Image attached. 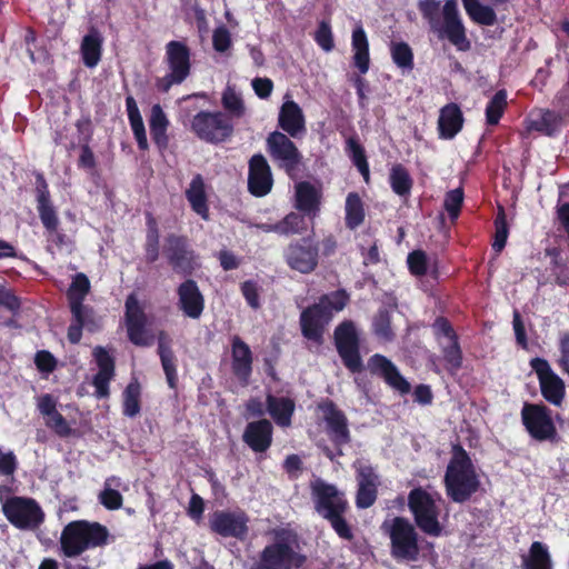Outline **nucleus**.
<instances>
[{
    "label": "nucleus",
    "mask_w": 569,
    "mask_h": 569,
    "mask_svg": "<svg viewBox=\"0 0 569 569\" xmlns=\"http://www.w3.org/2000/svg\"><path fill=\"white\" fill-rule=\"evenodd\" d=\"M346 512H337L333 516L327 518L332 527V529L336 531V533L345 539V540H352L353 539V532L350 527V525L347 522L345 518Z\"/></svg>",
    "instance_id": "obj_59"
},
{
    "label": "nucleus",
    "mask_w": 569,
    "mask_h": 569,
    "mask_svg": "<svg viewBox=\"0 0 569 569\" xmlns=\"http://www.w3.org/2000/svg\"><path fill=\"white\" fill-rule=\"evenodd\" d=\"M272 540L259 556L264 569H300L308 558L301 552L298 533L289 528H276L271 531Z\"/></svg>",
    "instance_id": "obj_2"
},
{
    "label": "nucleus",
    "mask_w": 569,
    "mask_h": 569,
    "mask_svg": "<svg viewBox=\"0 0 569 569\" xmlns=\"http://www.w3.org/2000/svg\"><path fill=\"white\" fill-rule=\"evenodd\" d=\"M558 348L560 357L557 360V365L565 375L569 376V331L560 333Z\"/></svg>",
    "instance_id": "obj_64"
},
{
    "label": "nucleus",
    "mask_w": 569,
    "mask_h": 569,
    "mask_svg": "<svg viewBox=\"0 0 569 569\" xmlns=\"http://www.w3.org/2000/svg\"><path fill=\"white\" fill-rule=\"evenodd\" d=\"M322 192L309 181H300L295 187V208L313 221L321 211Z\"/></svg>",
    "instance_id": "obj_26"
},
{
    "label": "nucleus",
    "mask_w": 569,
    "mask_h": 569,
    "mask_svg": "<svg viewBox=\"0 0 569 569\" xmlns=\"http://www.w3.org/2000/svg\"><path fill=\"white\" fill-rule=\"evenodd\" d=\"M345 224L349 230L360 227L366 217L363 202L357 192L348 193L346 198Z\"/></svg>",
    "instance_id": "obj_46"
},
{
    "label": "nucleus",
    "mask_w": 569,
    "mask_h": 569,
    "mask_svg": "<svg viewBox=\"0 0 569 569\" xmlns=\"http://www.w3.org/2000/svg\"><path fill=\"white\" fill-rule=\"evenodd\" d=\"M290 138L289 134L274 130L268 134L266 148L278 169L283 170L289 178L293 179L300 170L303 156Z\"/></svg>",
    "instance_id": "obj_10"
},
{
    "label": "nucleus",
    "mask_w": 569,
    "mask_h": 569,
    "mask_svg": "<svg viewBox=\"0 0 569 569\" xmlns=\"http://www.w3.org/2000/svg\"><path fill=\"white\" fill-rule=\"evenodd\" d=\"M146 224H147V233H146V242L143 244L144 249V260L147 263H154L159 259V244H160V233L159 227L156 218L151 212L146 213Z\"/></svg>",
    "instance_id": "obj_40"
},
{
    "label": "nucleus",
    "mask_w": 569,
    "mask_h": 569,
    "mask_svg": "<svg viewBox=\"0 0 569 569\" xmlns=\"http://www.w3.org/2000/svg\"><path fill=\"white\" fill-rule=\"evenodd\" d=\"M565 122V116L550 109H537L529 113L527 129L547 137H555Z\"/></svg>",
    "instance_id": "obj_29"
},
{
    "label": "nucleus",
    "mask_w": 569,
    "mask_h": 569,
    "mask_svg": "<svg viewBox=\"0 0 569 569\" xmlns=\"http://www.w3.org/2000/svg\"><path fill=\"white\" fill-rule=\"evenodd\" d=\"M351 47L353 51L352 63L357 70L365 74L370 68L369 41L362 26L352 30Z\"/></svg>",
    "instance_id": "obj_35"
},
{
    "label": "nucleus",
    "mask_w": 569,
    "mask_h": 569,
    "mask_svg": "<svg viewBox=\"0 0 569 569\" xmlns=\"http://www.w3.org/2000/svg\"><path fill=\"white\" fill-rule=\"evenodd\" d=\"M93 357L99 368L97 373L114 375V359L103 347L97 346Z\"/></svg>",
    "instance_id": "obj_58"
},
{
    "label": "nucleus",
    "mask_w": 569,
    "mask_h": 569,
    "mask_svg": "<svg viewBox=\"0 0 569 569\" xmlns=\"http://www.w3.org/2000/svg\"><path fill=\"white\" fill-rule=\"evenodd\" d=\"M273 187L271 168L261 153L253 154L248 162V191L257 198L270 193Z\"/></svg>",
    "instance_id": "obj_22"
},
{
    "label": "nucleus",
    "mask_w": 569,
    "mask_h": 569,
    "mask_svg": "<svg viewBox=\"0 0 569 569\" xmlns=\"http://www.w3.org/2000/svg\"><path fill=\"white\" fill-rule=\"evenodd\" d=\"M508 93L506 89L498 90L487 102L485 109L486 123L497 126L508 108Z\"/></svg>",
    "instance_id": "obj_47"
},
{
    "label": "nucleus",
    "mask_w": 569,
    "mask_h": 569,
    "mask_svg": "<svg viewBox=\"0 0 569 569\" xmlns=\"http://www.w3.org/2000/svg\"><path fill=\"white\" fill-rule=\"evenodd\" d=\"M447 496L457 503L468 501L479 490L480 481L467 451L455 447V453L445 475Z\"/></svg>",
    "instance_id": "obj_4"
},
{
    "label": "nucleus",
    "mask_w": 569,
    "mask_h": 569,
    "mask_svg": "<svg viewBox=\"0 0 569 569\" xmlns=\"http://www.w3.org/2000/svg\"><path fill=\"white\" fill-rule=\"evenodd\" d=\"M302 213H298L295 211L286 214L278 223V234L280 236H292V234H301L307 230L306 221Z\"/></svg>",
    "instance_id": "obj_52"
},
{
    "label": "nucleus",
    "mask_w": 569,
    "mask_h": 569,
    "mask_svg": "<svg viewBox=\"0 0 569 569\" xmlns=\"http://www.w3.org/2000/svg\"><path fill=\"white\" fill-rule=\"evenodd\" d=\"M124 309L127 336L130 342L139 347L150 346V341L144 336L148 318L134 293L127 297Z\"/></svg>",
    "instance_id": "obj_20"
},
{
    "label": "nucleus",
    "mask_w": 569,
    "mask_h": 569,
    "mask_svg": "<svg viewBox=\"0 0 569 569\" xmlns=\"http://www.w3.org/2000/svg\"><path fill=\"white\" fill-rule=\"evenodd\" d=\"M439 493H430L422 487H416L408 493V508L412 515L416 527L429 537H440L443 531L441 525Z\"/></svg>",
    "instance_id": "obj_5"
},
{
    "label": "nucleus",
    "mask_w": 569,
    "mask_h": 569,
    "mask_svg": "<svg viewBox=\"0 0 569 569\" xmlns=\"http://www.w3.org/2000/svg\"><path fill=\"white\" fill-rule=\"evenodd\" d=\"M432 330L439 342H441V337L445 338L447 341L452 340L455 338H459L451 322L446 317H437L435 322L432 323Z\"/></svg>",
    "instance_id": "obj_62"
},
{
    "label": "nucleus",
    "mask_w": 569,
    "mask_h": 569,
    "mask_svg": "<svg viewBox=\"0 0 569 569\" xmlns=\"http://www.w3.org/2000/svg\"><path fill=\"white\" fill-rule=\"evenodd\" d=\"M126 108H127L128 120H129L133 137L137 141L138 148L141 151H146L149 149V143H148V139H147L143 119H142V116L138 108L137 101L131 94L126 97Z\"/></svg>",
    "instance_id": "obj_38"
},
{
    "label": "nucleus",
    "mask_w": 569,
    "mask_h": 569,
    "mask_svg": "<svg viewBox=\"0 0 569 569\" xmlns=\"http://www.w3.org/2000/svg\"><path fill=\"white\" fill-rule=\"evenodd\" d=\"M333 340L337 352L343 366L352 373L363 370V362L360 355V339L355 323L345 320L333 331Z\"/></svg>",
    "instance_id": "obj_11"
},
{
    "label": "nucleus",
    "mask_w": 569,
    "mask_h": 569,
    "mask_svg": "<svg viewBox=\"0 0 569 569\" xmlns=\"http://www.w3.org/2000/svg\"><path fill=\"white\" fill-rule=\"evenodd\" d=\"M101 323L96 318L93 308L88 306H81L79 317L72 316L70 326L68 327L67 337L70 343L77 345L82 338V330L86 329L89 332H96L100 330Z\"/></svg>",
    "instance_id": "obj_32"
},
{
    "label": "nucleus",
    "mask_w": 569,
    "mask_h": 569,
    "mask_svg": "<svg viewBox=\"0 0 569 569\" xmlns=\"http://www.w3.org/2000/svg\"><path fill=\"white\" fill-rule=\"evenodd\" d=\"M463 126V114L456 103H448L441 108L438 119V132L441 139L455 138Z\"/></svg>",
    "instance_id": "obj_31"
},
{
    "label": "nucleus",
    "mask_w": 569,
    "mask_h": 569,
    "mask_svg": "<svg viewBox=\"0 0 569 569\" xmlns=\"http://www.w3.org/2000/svg\"><path fill=\"white\" fill-rule=\"evenodd\" d=\"M418 9L429 23L430 30L440 39H448L459 50H466L470 42L466 36V28L460 19L457 0H446L440 20V2L437 0H419Z\"/></svg>",
    "instance_id": "obj_1"
},
{
    "label": "nucleus",
    "mask_w": 569,
    "mask_h": 569,
    "mask_svg": "<svg viewBox=\"0 0 569 569\" xmlns=\"http://www.w3.org/2000/svg\"><path fill=\"white\" fill-rule=\"evenodd\" d=\"M164 256L176 273L189 277L193 273L194 251L190 248L186 236L170 233L166 238Z\"/></svg>",
    "instance_id": "obj_17"
},
{
    "label": "nucleus",
    "mask_w": 569,
    "mask_h": 569,
    "mask_svg": "<svg viewBox=\"0 0 569 569\" xmlns=\"http://www.w3.org/2000/svg\"><path fill=\"white\" fill-rule=\"evenodd\" d=\"M278 127L291 138H299L307 131L301 107L293 100H286L279 110Z\"/></svg>",
    "instance_id": "obj_27"
},
{
    "label": "nucleus",
    "mask_w": 569,
    "mask_h": 569,
    "mask_svg": "<svg viewBox=\"0 0 569 569\" xmlns=\"http://www.w3.org/2000/svg\"><path fill=\"white\" fill-rule=\"evenodd\" d=\"M36 177V202H37V211L39 214V218L41 220V223L46 231L49 234H53V242L58 247H62L66 244L67 236L62 232H59V216L57 208L53 204L49 184L44 178V174L42 172H34Z\"/></svg>",
    "instance_id": "obj_12"
},
{
    "label": "nucleus",
    "mask_w": 569,
    "mask_h": 569,
    "mask_svg": "<svg viewBox=\"0 0 569 569\" xmlns=\"http://www.w3.org/2000/svg\"><path fill=\"white\" fill-rule=\"evenodd\" d=\"M311 493L316 511L325 519L337 512H346L349 508L345 493L335 485L317 479L311 483Z\"/></svg>",
    "instance_id": "obj_16"
},
{
    "label": "nucleus",
    "mask_w": 569,
    "mask_h": 569,
    "mask_svg": "<svg viewBox=\"0 0 569 569\" xmlns=\"http://www.w3.org/2000/svg\"><path fill=\"white\" fill-rule=\"evenodd\" d=\"M390 54L393 63L405 71H412L415 68L413 51L405 41H392L390 44Z\"/></svg>",
    "instance_id": "obj_49"
},
{
    "label": "nucleus",
    "mask_w": 569,
    "mask_h": 569,
    "mask_svg": "<svg viewBox=\"0 0 569 569\" xmlns=\"http://www.w3.org/2000/svg\"><path fill=\"white\" fill-rule=\"evenodd\" d=\"M332 318L331 312L323 302L307 307L300 313V328L302 336L311 341L321 343L325 328Z\"/></svg>",
    "instance_id": "obj_21"
},
{
    "label": "nucleus",
    "mask_w": 569,
    "mask_h": 569,
    "mask_svg": "<svg viewBox=\"0 0 569 569\" xmlns=\"http://www.w3.org/2000/svg\"><path fill=\"white\" fill-rule=\"evenodd\" d=\"M141 386L137 378H133L123 391L122 413L133 418L140 410Z\"/></svg>",
    "instance_id": "obj_48"
},
{
    "label": "nucleus",
    "mask_w": 569,
    "mask_h": 569,
    "mask_svg": "<svg viewBox=\"0 0 569 569\" xmlns=\"http://www.w3.org/2000/svg\"><path fill=\"white\" fill-rule=\"evenodd\" d=\"M46 426L60 438L77 436V430L71 428L70 423L60 412L46 419Z\"/></svg>",
    "instance_id": "obj_55"
},
{
    "label": "nucleus",
    "mask_w": 569,
    "mask_h": 569,
    "mask_svg": "<svg viewBox=\"0 0 569 569\" xmlns=\"http://www.w3.org/2000/svg\"><path fill=\"white\" fill-rule=\"evenodd\" d=\"M241 293L248 306L257 310L261 307L259 286L254 280H246L240 286Z\"/></svg>",
    "instance_id": "obj_60"
},
{
    "label": "nucleus",
    "mask_w": 569,
    "mask_h": 569,
    "mask_svg": "<svg viewBox=\"0 0 569 569\" xmlns=\"http://www.w3.org/2000/svg\"><path fill=\"white\" fill-rule=\"evenodd\" d=\"M102 38L99 32L92 30L83 37L81 42V56L83 64L88 68L96 67L101 59Z\"/></svg>",
    "instance_id": "obj_41"
},
{
    "label": "nucleus",
    "mask_w": 569,
    "mask_h": 569,
    "mask_svg": "<svg viewBox=\"0 0 569 569\" xmlns=\"http://www.w3.org/2000/svg\"><path fill=\"white\" fill-rule=\"evenodd\" d=\"M412 525L405 517H395L381 525L382 531L390 539L391 555L396 559L416 561L420 553L419 536Z\"/></svg>",
    "instance_id": "obj_6"
},
{
    "label": "nucleus",
    "mask_w": 569,
    "mask_h": 569,
    "mask_svg": "<svg viewBox=\"0 0 569 569\" xmlns=\"http://www.w3.org/2000/svg\"><path fill=\"white\" fill-rule=\"evenodd\" d=\"M315 41L326 52L333 50L335 41L329 21L322 20L319 22L315 32Z\"/></svg>",
    "instance_id": "obj_56"
},
{
    "label": "nucleus",
    "mask_w": 569,
    "mask_h": 569,
    "mask_svg": "<svg viewBox=\"0 0 569 569\" xmlns=\"http://www.w3.org/2000/svg\"><path fill=\"white\" fill-rule=\"evenodd\" d=\"M100 503L108 510H118L122 507V495L112 488L103 489L99 495Z\"/></svg>",
    "instance_id": "obj_63"
},
{
    "label": "nucleus",
    "mask_w": 569,
    "mask_h": 569,
    "mask_svg": "<svg viewBox=\"0 0 569 569\" xmlns=\"http://www.w3.org/2000/svg\"><path fill=\"white\" fill-rule=\"evenodd\" d=\"M520 416L522 426L531 439L550 443L559 441L560 437L552 419V410L545 403L525 402Z\"/></svg>",
    "instance_id": "obj_8"
},
{
    "label": "nucleus",
    "mask_w": 569,
    "mask_h": 569,
    "mask_svg": "<svg viewBox=\"0 0 569 569\" xmlns=\"http://www.w3.org/2000/svg\"><path fill=\"white\" fill-rule=\"evenodd\" d=\"M463 204V190L457 188L446 193L443 207L453 222L458 219Z\"/></svg>",
    "instance_id": "obj_54"
},
{
    "label": "nucleus",
    "mask_w": 569,
    "mask_h": 569,
    "mask_svg": "<svg viewBox=\"0 0 569 569\" xmlns=\"http://www.w3.org/2000/svg\"><path fill=\"white\" fill-rule=\"evenodd\" d=\"M158 355L169 387L176 389L178 385L177 359L170 346V338L163 330L158 333Z\"/></svg>",
    "instance_id": "obj_34"
},
{
    "label": "nucleus",
    "mask_w": 569,
    "mask_h": 569,
    "mask_svg": "<svg viewBox=\"0 0 569 569\" xmlns=\"http://www.w3.org/2000/svg\"><path fill=\"white\" fill-rule=\"evenodd\" d=\"M150 134L159 150H164L169 144L167 130L169 120L160 104H153L149 119Z\"/></svg>",
    "instance_id": "obj_37"
},
{
    "label": "nucleus",
    "mask_w": 569,
    "mask_h": 569,
    "mask_svg": "<svg viewBox=\"0 0 569 569\" xmlns=\"http://www.w3.org/2000/svg\"><path fill=\"white\" fill-rule=\"evenodd\" d=\"M253 355L239 336L231 338V372L242 386H248L252 375Z\"/></svg>",
    "instance_id": "obj_25"
},
{
    "label": "nucleus",
    "mask_w": 569,
    "mask_h": 569,
    "mask_svg": "<svg viewBox=\"0 0 569 569\" xmlns=\"http://www.w3.org/2000/svg\"><path fill=\"white\" fill-rule=\"evenodd\" d=\"M368 368L372 375L380 376L388 386L399 391L401 395L410 392V383L400 373L396 365L386 356L380 353L372 355L368 360Z\"/></svg>",
    "instance_id": "obj_23"
},
{
    "label": "nucleus",
    "mask_w": 569,
    "mask_h": 569,
    "mask_svg": "<svg viewBox=\"0 0 569 569\" xmlns=\"http://www.w3.org/2000/svg\"><path fill=\"white\" fill-rule=\"evenodd\" d=\"M90 289L91 284L87 274L79 272L72 278L71 284L67 290V299L72 316L79 317L81 306H84L83 301Z\"/></svg>",
    "instance_id": "obj_36"
},
{
    "label": "nucleus",
    "mask_w": 569,
    "mask_h": 569,
    "mask_svg": "<svg viewBox=\"0 0 569 569\" xmlns=\"http://www.w3.org/2000/svg\"><path fill=\"white\" fill-rule=\"evenodd\" d=\"M190 130L199 140L217 146L232 138L234 123L223 111L201 110L192 117Z\"/></svg>",
    "instance_id": "obj_7"
},
{
    "label": "nucleus",
    "mask_w": 569,
    "mask_h": 569,
    "mask_svg": "<svg viewBox=\"0 0 569 569\" xmlns=\"http://www.w3.org/2000/svg\"><path fill=\"white\" fill-rule=\"evenodd\" d=\"M1 508L6 519L19 530L33 531L44 522L46 515L33 498L12 496L2 501Z\"/></svg>",
    "instance_id": "obj_9"
},
{
    "label": "nucleus",
    "mask_w": 569,
    "mask_h": 569,
    "mask_svg": "<svg viewBox=\"0 0 569 569\" xmlns=\"http://www.w3.org/2000/svg\"><path fill=\"white\" fill-rule=\"evenodd\" d=\"M389 184L397 196L407 198L410 196L413 180L403 164L396 163L390 169Z\"/></svg>",
    "instance_id": "obj_43"
},
{
    "label": "nucleus",
    "mask_w": 569,
    "mask_h": 569,
    "mask_svg": "<svg viewBox=\"0 0 569 569\" xmlns=\"http://www.w3.org/2000/svg\"><path fill=\"white\" fill-rule=\"evenodd\" d=\"M221 104L230 118H241L246 113L244 102L234 88L227 86L222 92Z\"/></svg>",
    "instance_id": "obj_50"
},
{
    "label": "nucleus",
    "mask_w": 569,
    "mask_h": 569,
    "mask_svg": "<svg viewBox=\"0 0 569 569\" xmlns=\"http://www.w3.org/2000/svg\"><path fill=\"white\" fill-rule=\"evenodd\" d=\"M109 536L108 528L100 522L73 520L62 529L60 550L64 557L76 558L87 550L106 546Z\"/></svg>",
    "instance_id": "obj_3"
},
{
    "label": "nucleus",
    "mask_w": 569,
    "mask_h": 569,
    "mask_svg": "<svg viewBox=\"0 0 569 569\" xmlns=\"http://www.w3.org/2000/svg\"><path fill=\"white\" fill-rule=\"evenodd\" d=\"M356 480L358 485L356 506L359 509H368L375 505L378 498L380 477L371 465L356 461Z\"/></svg>",
    "instance_id": "obj_19"
},
{
    "label": "nucleus",
    "mask_w": 569,
    "mask_h": 569,
    "mask_svg": "<svg viewBox=\"0 0 569 569\" xmlns=\"http://www.w3.org/2000/svg\"><path fill=\"white\" fill-rule=\"evenodd\" d=\"M407 263L411 274L422 277L428 271V257L422 250H415L408 254Z\"/></svg>",
    "instance_id": "obj_57"
},
{
    "label": "nucleus",
    "mask_w": 569,
    "mask_h": 569,
    "mask_svg": "<svg viewBox=\"0 0 569 569\" xmlns=\"http://www.w3.org/2000/svg\"><path fill=\"white\" fill-rule=\"evenodd\" d=\"M186 198L191 209L203 220H209L208 199L204 190V182L200 174L192 178L189 188L186 191Z\"/></svg>",
    "instance_id": "obj_39"
},
{
    "label": "nucleus",
    "mask_w": 569,
    "mask_h": 569,
    "mask_svg": "<svg viewBox=\"0 0 569 569\" xmlns=\"http://www.w3.org/2000/svg\"><path fill=\"white\" fill-rule=\"evenodd\" d=\"M273 427L268 419L249 422L243 431V442L254 452L267 451L272 443Z\"/></svg>",
    "instance_id": "obj_28"
},
{
    "label": "nucleus",
    "mask_w": 569,
    "mask_h": 569,
    "mask_svg": "<svg viewBox=\"0 0 569 569\" xmlns=\"http://www.w3.org/2000/svg\"><path fill=\"white\" fill-rule=\"evenodd\" d=\"M178 307L183 316L199 319L204 310V297L193 279H186L177 288Z\"/></svg>",
    "instance_id": "obj_24"
},
{
    "label": "nucleus",
    "mask_w": 569,
    "mask_h": 569,
    "mask_svg": "<svg viewBox=\"0 0 569 569\" xmlns=\"http://www.w3.org/2000/svg\"><path fill=\"white\" fill-rule=\"evenodd\" d=\"M542 398L555 407H561L566 398L565 381L552 370L547 359L536 357L530 360Z\"/></svg>",
    "instance_id": "obj_14"
},
{
    "label": "nucleus",
    "mask_w": 569,
    "mask_h": 569,
    "mask_svg": "<svg viewBox=\"0 0 569 569\" xmlns=\"http://www.w3.org/2000/svg\"><path fill=\"white\" fill-rule=\"evenodd\" d=\"M320 248L311 236L295 239L283 250L287 266L299 273L310 274L319 266Z\"/></svg>",
    "instance_id": "obj_13"
},
{
    "label": "nucleus",
    "mask_w": 569,
    "mask_h": 569,
    "mask_svg": "<svg viewBox=\"0 0 569 569\" xmlns=\"http://www.w3.org/2000/svg\"><path fill=\"white\" fill-rule=\"evenodd\" d=\"M317 408L322 413V418L326 421L330 440L335 447L338 448L337 455L342 456L341 447L351 441L347 416L329 398L321 400Z\"/></svg>",
    "instance_id": "obj_15"
},
{
    "label": "nucleus",
    "mask_w": 569,
    "mask_h": 569,
    "mask_svg": "<svg viewBox=\"0 0 569 569\" xmlns=\"http://www.w3.org/2000/svg\"><path fill=\"white\" fill-rule=\"evenodd\" d=\"M249 517L242 510H216L209 517V528L224 538L243 539L248 535Z\"/></svg>",
    "instance_id": "obj_18"
},
{
    "label": "nucleus",
    "mask_w": 569,
    "mask_h": 569,
    "mask_svg": "<svg viewBox=\"0 0 569 569\" xmlns=\"http://www.w3.org/2000/svg\"><path fill=\"white\" fill-rule=\"evenodd\" d=\"M373 335L386 342L393 340L395 332L391 328V313L388 309L381 308L375 315L372 320Z\"/></svg>",
    "instance_id": "obj_51"
},
{
    "label": "nucleus",
    "mask_w": 569,
    "mask_h": 569,
    "mask_svg": "<svg viewBox=\"0 0 569 569\" xmlns=\"http://www.w3.org/2000/svg\"><path fill=\"white\" fill-rule=\"evenodd\" d=\"M445 368L450 375H456L462 367L463 353L459 338L439 342Z\"/></svg>",
    "instance_id": "obj_42"
},
{
    "label": "nucleus",
    "mask_w": 569,
    "mask_h": 569,
    "mask_svg": "<svg viewBox=\"0 0 569 569\" xmlns=\"http://www.w3.org/2000/svg\"><path fill=\"white\" fill-rule=\"evenodd\" d=\"M469 18L480 26H493L497 14L492 7L480 3L479 0H461Z\"/></svg>",
    "instance_id": "obj_45"
},
{
    "label": "nucleus",
    "mask_w": 569,
    "mask_h": 569,
    "mask_svg": "<svg viewBox=\"0 0 569 569\" xmlns=\"http://www.w3.org/2000/svg\"><path fill=\"white\" fill-rule=\"evenodd\" d=\"M267 411L281 427L287 428L291 426L292 417L296 410V402L289 397H276L268 393L266 397Z\"/></svg>",
    "instance_id": "obj_33"
},
{
    "label": "nucleus",
    "mask_w": 569,
    "mask_h": 569,
    "mask_svg": "<svg viewBox=\"0 0 569 569\" xmlns=\"http://www.w3.org/2000/svg\"><path fill=\"white\" fill-rule=\"evenodd\" d=\"M523 569H552L551 556L543 542L531 543L528 556L523 558Z\"/></svg>",
    "instance_id": "obj_44"
},
{
    "label": "nucleus",
    "mask_w": 569,
    "mask_h": 569,
    "mask_svg": "<svg viewBox=\"0 0 569 569\" xmlns=\"http://www.w3.org/2000/svg\"><path fill=\"white\" fill-rule=\"evenodd\" d=\"M509 234V227L507 216L503 207H499L498 213L495 218V237L492 242V250L500 253L507 243Z\"/></svg>",
    "instance_id": "obj_53"
},
{
    "label": "nucleus",
    "mask_w": 569,
    "mask_h": 569,
    "mask_svg": "<svg viewBox=\"0 0 569 569\" xmlns=\"http://www.w3.org/2000/svg\"><path fill=\"white\" fill-rule=\"evenodd\" d=\"M349 296L346 290L340 289L331 293L330 296H323L320 298L319 302H323L325 307L332 311H341L348 303Z\"/></svg>",
    "instance_id": "obj_61"
},
{
    "label": "nucleus",
    "mask_w": 569,
    "mask_h": 569,
    "mask_svg": "<svg viewBox=\"0 0 569 569\" xmlns=\"http://www.w3.org/2000/svg\"><path fill=\"white\" fill-rule=\"evenodd\" d=\"M190 56L189 47L181 41L172 40L166 46V60L169 70L184 80L191 70Z\"/></svg>",
    "instance_id": "obj_30"
}]
</instances>
